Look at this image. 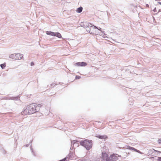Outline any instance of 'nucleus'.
<instances>
[{
  "mask_svg": "<svg viewBox=\"0 0 161 161\" xmlns=\"http://www.w3.org/2000/svg\"><path fill=\"white\" fill-rule=\"evenodd\" d=\"M158 143H161V139H158Z\"/></svg>",
  "mask_w": 161,
  "mask_h": 161,
  "instance_id": "412c9836",
  "label": "nucleus"
},
{
  "mask_svg": "<svg viewBox=\"0 0 161 161\" xmlns=\"http://www.w3.org/2000/svg\"><path fill=\"white\" fill-rule=\"evenodd\" d=\"M158 3L161 5V2H158Z\"/></svg>",
  "mask_w": 161,
  "mask_h": 161,
  "instance_id": "a878e982",
  "label": "nucleus"
},
{
  "mask_svg": "<svg viewBox=\"0 0 161 161\" xmlns=\"http://www.w3.org/2000/svg\"><path fill=\"white\" fill-rule=\"evenodd\" d=\"M153 11L154 12H157V10L156 8L155 7L154 8L153 10Z\"/></svg>",
  "mask_w": 161,
  "mask_h": 161,
  "instance_id": "4be33fe9",
  "label": "nucleus"
},
{
  "mask_svg": "<svg viewBox=\"0 0 161 161\" xmlns=\"http://www.w3.org/2000/svg\"><path fill=\"white\" fill-rule=\"evenodd\" d=\"M19 96H17L15 97H4L3 98V99L5 100H17L18 99Z\"/></svg>",
  "mask_w": 161,
  "mask_h": 161,
  "instance_id": "423d86ee",
  "label": "nucleus"
},
{
  "mask_svg": "<svg viewBox=\"0 0 161 161\" xmlns=\"http://www.w3.org/2000/svg\"><path fill=\"white\" fill-rule=\"evenodd\" d=\"M73 153L70 152L68 155L66 156V158H68V160H72L73 159Z\"/></svg>",
  "mask_w": 161,
  "mask_h": 161,
  "instance_id": "6e6552de",
  "label": "nucleus"
},
{
  "mask_svg": "<svg viewBox=\"0 0 161 161\" xmlns=\"http://www.w3.org/2000/svg\"><path fill=\"white\" fill-rule=\"evenodd\" d=\"M160 103L161 104V102Z\"/></svg>",
  "mask_w": 161,
  "mask_h": 161,
  "instance_id": "c756f323",
  "label": "nucleus"
},
{
  "mask_svg": "<svg viewBox=\"0 0 161 161\" xmlns=\"http://www.w3.org/2000/svg\"><path fill=\"white\" fill-rule=\"evenodd\" d=\"M158 161H161V157H158V159H157Z\"/></svg>",
  "mask_w": 161,
  "mask_h": 161,
  "instance_id": "a211bd4d",
  "label": "nucleus"
},
{
  "mask_svg": "<svg viewBox=\"0 0 161 161\" xmlns=\"http://www.w3.org/2000/svg\"><path fill=\"white\" fill-rule=\"evenodd\" d=\"M87 65V64L85 62H77L75 64V66H85Z\"/></svg>",
  "mask_w": 161,
  "mask_h": 161,
  "instance_id": "0eeeda50",
  "label": "nucleus"
},
{
  "mask_svg": "<svg viewBox=\"0 0 161 161\" xmlns=\"http://www.w3.org/2000/svg\"><path fill=\"white\" fill-rule=\"evenodd\" d=\"M26 146L27 147L29 146V145L28 144H27L26 145Z\"/></svg>",
  "mask_w": 161,
  "mask_h": 161,
  "instance_id": "cd10ccee",
  "label": "nucleus"
},
{
  "mask_svg": "<svg viewBox=\"0 0 161 161\" xmlns=\"http://www.w3.org/2000/svg\"><path fill=\"white\" fill-rule=\"evenodd\" d=\"M121 155H119L118 154H115L113 155L112 158L113 160H111L108 158V155L106 153H103L102 156V161H119L118 160V157H121Z\"/></svg>",
  "mask_w": 161,
  "mask_h": 161,
  "instance_id": "f03ea898",
  "label": "nucleus"
},
{
  "mask_svg": "<svg viewBox=\"0 0 161 161\" xmlns=\"http://www.w3.org/2000/svg\"><path fill=\"white\" fill-rule=\"evenodd\" d=\"M78 141L76 140H74L71 142V146H72L73 145H74V144L76 143Z\"/></svg>",
  "mask_w": 161,
  "mask_h": 161,
  "instance_id": "2eb2a0df",
  "label": "nucleus"
},
{
  "mask_svg": "<svg viewBox=\"0 0 161 161\" xmlns=\"http://www.w3.org/2000/svg\"><path fill=\"white\" fill-rule=\"evenodd\" d=\"M0 66L2 69H3L6 66V64L4 63L1 64H0Z\"/></svg>",
  "mask_w": 161,
  "mask_h": 161,
  "instance_id": "dca6fc26",
  "label": "nucleus"
},
{
  "mask_svg": "<svg viewBox=\"0 0 161 161\" xmlns=\"http://www.w3.org/2000/svg\"><path fill=\"white\" fill-rule=\"evenodd\" d=\"M82 10L83 8L82 7H80L77 8L76 11L78 13H80L82 11Z\"/></svg>",
  "mask_w": 161,
  "mask_h": 161,
  "instance_id": "f8f14e48",
  "label": "nucleus"
},
{
  "mask_svg": "<svg viewBox=\"0 0 161 161\" xmlns=\"http://www.w3.org/2000/svg\"><path fill=\"white\" fill-rule=\"evenodd\" d=\"M56 84H55L54 83H53L51 85V86H55L56 85Z\"/></svg>",
  "mask_w": 161,
  "mask_h": 161,
  "instance_id": "393cba45",
  "label": "nucleus"
},
{
  "mask_svg": "<svg viewBox=\"0 0 161 161\" xmlns=\"http://www.w3.org/2000/svg\"><path fill=\"white\" fill-rule=\"evenodd\" d=\"M127 147H128L127 148L128 149H130V150H133L134 151L136 152H137L139 153H140V151H139V150H137V149H136V148H134V147H130V146H128Z\"/></svg>",
  "mask_w": 161,
  "mask_h": 161,
  "instance_id": "9d476101",
  "label": "nucleus"
},
{
  "mask_svg": "<svg viewBox=\"0 0 161 161\" xmlns=\"http://www.w3.org/2000/svg\"><path fill=\"white\" fill-rule=\"evenodd\" d=\"M46 34L47 35L52 36H55V33L52 31H47Z\"/></svg>",
  "mask_w": 161,
  "mask_h": 161,
  "instance_id": "9b49d317",
  "label": "nucleus"
},
{
  "mask_svg": "<svg viewBox=\"0 0 161 161\" xmlns=\"http://www.w3.org/2000/svg\"><path fill=\"white\" fill-rule=\"evenodd\" d=\"M80 25L82 27H83L84 28L85 25V22H81L80 24Z\"/></svg>",
  "mask_w": 161,
  "mask_h": 161,
  "instance_id": "f3484780",
  "label": "nucleus"
},
{
  "mask_svg": "<svg viewBox=\"0 0 161 161\" xmlns=\"http://www.w3.org/2000/svg\"><path fill=\"white\" fill-rule=\"evenodd\" d=\"M23 57V55L19 53L12 54L9 56L10 58L14 59H21Z\"/></svg>",
  "mask_w": 161,
  "mask_h": 161,
  "instance_id": "39448f33",
  "label": "nucleus"
},
{
  "mask_svg": "<svg viewBox=\"0 0 161 161\" xmlns=\"http://www.w3.org/2000/svg\"><path fill=\"white\" fill-rule=\"evenodd\" d=\"M80 143L81 146L84 147L87 150H89L92 147V141L86 139L81 141Z\"/></svg>",
  "mask_w": 161,
  "mask_h": 161,
  "instance_id": "7ed1b4c3",
  "label": "nucleus"
},
{
  "mask_svg": "<svg viewBox=\"0 0 161 161\" xmlns=\"http://www.w3.org/2000/svg\"><path fill=\"white\" fill-rule=\"evenodd\" d=\"M91 26H92L91 24H90L87 22H85L84 28L86 29V31L91 34H94L95 32H92V31L91 30V28H93L90 27Z\"/></svg>",
  "mask_w": 161,
  "mask_h": 161,
  "instance_id": "20e7f679",
  "label": "nucleus"
},
{
  "mask_svg": "<svg viewBox=\"0 0 161 161\" xmlns=\"http://www.w3.org/2000/svg\"><path fill=\"white\" fill-rule=\"evenodd\" d=\"M63 161H65L68 160V158H66V157L62 159Z\"/></svg>",
  "mask_w": 161,
  "mask_h": 161,
  "instance_id": "aec40b11",
  "label": "nucleus"
},
{
  "mask_svg": "<svg viewBox=\"0 0 161 161\" xmlns=\"http://www.w3.org/2000/svg\"><path fill=\"white\" fill-rule=\"evenodd\" d=\"M55 36H57L59 38H61L62 37L61 34L59 32H56Z\"/></svg>",
  "mask_w": 161,
  "mask_h": 161,
  "instance_id": "ddd939ff",
  "label": "nucleus"
},
{
  "mask_svg": "<svg viewBox=\"0 0 161 161\" xmlns=\"http://www.w3.org/2000/svg\"><path fill=\"white\" fill-rule=\"evenodd\" d=\"M96 29H97L98 30L101 31V29L100 27H99V28L97 27V28H96Z\"/></svg>",
  "mask_w": 161,
  "mask_h": 161,
  "instance_id": "b1692460",
  "label": "nucleus"
},
{
  "mask_svg": "<svg viewBox=\"0 0 161 161\" xmlns=\"http://www.w3.org/2000/svg\"><path fill=\"white\" fill-rule=\"evenodd\" d=\"M30 148H31V149H32V148H31V146L30 147Z\"/></svg>",
  "mask_w": 161,
  "mask_h": 161,
  "instance_id": "c85d7f7f",
  "label": "nucleus"
},
{
  "mask_svg": "<svg viewBox=\"0 0 161 161\" xmlns=\"http://www.w3.org/2000/svg\"><path fill=\"white\" fill-rule=\"evenodd\" d=\"M40 105L37 104L33 103L28 105L24 111L21 112L22 115H26L33 114L38 112L40 109Z\"/></svg>",
  "mask_w": 161,
  "mask_h": 161,
  "instance_id": "f257e3e1",
  "label": "nucleus"
},
{
  "mask_svg": "<svg viewBox=\"0 0 161 161\" xmlns=\"http://www.w3.org/2000/svg\"><path fill=\"white\" fill-rule=\"evenodd\" d=\"M146 5L147 7H149V5L148 4H146Z\"/></svg>",
  "mask_w": 161,
  "mask_h": 161,
  "instance_id": "bb28decb",
  "label": "nucleus"
},
{
  "mask_svg": "<svg viewBox=\"0 0 161 161\" xmlns=\"http://www.w3.org/2000/svg\"><path fill=\"white\" fill-rule=\"evenodd\" d=\"M34 65V63L33 62H32L31 63V66H33V65Z\"/></svg>",
  "mask_w": 161,
  "mask_h": 161,
  "instance_id": "5701e85b",
  "label": "nucleus"
},
{
  "mask_svg": "<svg viewBox=\"0 0 161 161\" xmlns=\"http://www.w3.org/2000/svg\"><path fill=\"white\" fill-rule=\"evenodd\" d=\"M97 137L98 138L100 139H107L108 138V137L105 135H98Z\"/></svg>",
  "mask_w": 161,
  "mask_h": 161,
  "instance_id": "1a4fd4ad",
  "label": "nucleus"
},
{
  "mask_svg": "<svg viewBox=\"0 0 161 161\" xmlns=\"http://www.w3.org/2000/svg\"><path fill=\"white\" fill-rule=\"evenodd\" d=\"M90 27L93 28H91V30L92 31V32L94 31V30L96 29V28H97V27L94 25H92V26Z\"/></svg>",
  "mask_w": 161,
  "mask_h": 161,
  "instance_id": "4468645a",
  "label": "nucleus"
},
{
  "mask_svg": "<svg viewBox=\"0 0 161 161\" xmlns=\"http://www.w3.org/2000/svg\"><path fill=\"white\" fill-rule=\"evenodd\" d=\"M81 77L80 76H76L75 77V79H79Z\"/></svg>",
  "mask_w": 161,
  "mask_h": 161,
  "instance_id": "6ab92c4d",
  "label": "nucleus"
}]
</instances>
